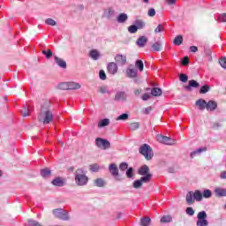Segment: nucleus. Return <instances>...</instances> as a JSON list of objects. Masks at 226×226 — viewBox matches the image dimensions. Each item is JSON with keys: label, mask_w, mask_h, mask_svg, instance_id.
I'll return each mask as SVG.
<instances>
[{"label": "nucleus", "mask_w": 226, "mask_h": 226, "mask_svg": "<svg viewBox=\"0 0 226 226\" xmlns=\"http://www.w3.org/2000/svg\"><path fill=\"white\" fill-rule=\"evenodd\" d=\"M52 119H54V115H52V111L49 109V105L42 106L39 121L43 123V124H49Z\"/></svg>", "instance_id": "1"}, {"label": "nucleus", "mask_w": 226, "mask_h": 226, "mask_svg": "<svg viewBox=\"0 0 226 226\" xmlns=\"http://www.w3.org/2000/svg\"><path fill=\"white\" fill-rule=\"evenodd\" d=\"M75 183L78 186H86L89 182V177L86 175L84 169H78L75 173Z\"/></svg>", "instance_id": "2"}, {"label": "nucleus", "mask_w": 226, "mask_h": 226, "mask_svg": "<svg viewBox=\"0 0 226 226\" xmlns=\"http://www.w3.org/2000/svg\"><path fill=\"white\" fill-rule=\"evenodd\" d=\"M139 154H142L147 160H153V156H154V154L153 153V148H151V146L147 144H143L139 147Z\"/></svg>", "instance_id": "3"}, {"label": "nucleus", "mask_w": 226, "mask_h": 226, "mask_svg": "<svg viewBox=\"0 0 226 226\" xmlns=\"http://www.w3.org/2000/svg\"><path fill=\"white\" fill-rule=\"evenodd\" d=\"M53 215L55 218H58L59 220H63L64 222H68V220H70V215H68V211L63 208L54 209Z\"/></svg>", "instance_id": "4"}, {"label": "nucleus", "mask_w": 226, "mask_h": 226, "mask_svg": "<svg viewBox=\"0 0 226 226\" xmlns=\"http://www.w3.org/2000/svg\"><path fill=\"white\" fill-rule=\"evenodd\" d=\"M197 222L196 225L197 226H208L209 222L207 221V213L206 211H200L197 215Z\"/></svg>", "instance_id": "5"}, {"label": "nucleus", "mask_w": 226, "mask_h": 226, "mask_svg": "<svg viewBox=\"0 0 226 226\" xmlns=\"http://www.w3.org/2000/svg\"><path fill=\"white\" fill-rule=\"evenodd\" d=\"M138 174L139 176H142V177H148V182L151 181V178L153 177V174H151V170H149V166L146 164L139 169Z\"/></svg>", "instance_id": "6"}, {"label": "nucleus", "mask_w": 226, "mask_h": 226, "mask_svg": "<svg viewBox=\"0 0 226 226\" xmlns=\"http://www.w3.org/2000/svg\"><path fill=\"white\" fill-rule=\"evenodd\" d=\"M156 139L161 144H165L166 146H174L176 144V139L163 135H157Z\"/></svg>", "instance_id": "7"}, {"label": "nucleus", "mask_w": 226, "mask_h": 226, "mask_svg": "<svg viewBox=\"0 0 226 226\" xmlns=\"http://www.w3.org/2000/svg\"><path fill=\"white\" fill-rule=\"evenodd\" d=\"M95 146L99 147V149H109L110 147V141L107 139H103L102 138H97L95 139Z\"/></svg>", "instance_id": "8"}, {"label": "nucleus", "mask_w": 226, "mask_h": 226, "mask_svg": "<svg viewBox=\"0 0 226 226\" xmlns=\"http://www.w3.org/2000/svg\"><path fill=\"white\" fill-rule=\"evenodd\" d=\"M144 183H149L148 177H141L140 179L135 180L132 186L136 190H139V188H142V185H144Z\"/></svg>", "instance_id": "9"}, {"label": "nucleus", "mask_w": 226, "mask_h": 226, "mask_svg": "<svg viewBox=\"0 0 226 226\" xmlns=\"http://www.w3.org/2000/svg\"><path fill=\"white\" fill-rule=\"evenodd\" d=\"M138 73L139 71L133 68L132 64L126 69V77H128V79H137Z\"/></svg>", "instance_id": "10"}, {"label": "nucleus", "mask_w": 226, "mask_h": 226, "mask_svg": "<svg viewBox=\"0 0 226 226\" xmlns=\"http://www.w3.org/2000/svg\"><path fill=\"white\" fill-rule=\"evenodd\" d=\"M117 64L111 62L108 64L107 71L110 75H116L117 73Z\"/></svg>", "instance_id": "11"}, {"label": "nucleus", "mask_w": 226, "mask_h": 226, "mask_svg": "<svg viewBox=\"0 0 226 226\" xmlns=\"http://www.w3.org/2000/svg\"><path fill=\"white\" fill-rule=\"evenodd\" d=\"M126 92L124 91H118L115 95V102H126Z\"/></svg>", "instance_id": "12"}, {"label": "nucleus", "mask_w": 226, "mask_h": 226, "mask_svg": "<svg viewBox=\"0 0 226 226\" xmlns=\"http://www.w3.org/2000/svg\"><path fill=\"white\" fill-rule=\"evenodd\" d=\"M109 171L113 177H117V176H119V169H117V165H116V163L109 164Z\"/></svg>", "instance_id": "13"}, {"label": "nucleus", "mask_w": 226, "mask_h": 226, "mask_svg": "<svg viewBox=\"0 0 226 226\" xmlns=\"http://www.w3.org/2000/svg\"><path fill=\"white\" fill-rule=\"evenodd\" d=\"M148 39L146 36H140L137 41H136V45L139 47V49H144L146 45H147Z\"/></svg>", "instance_id": "14"}, {"label": "nucleus", "mask_w": 226, "mask_h": 226, "mask_svg": "<svg viewBox=\"0 0 226 226\" xmlns=\"http://www.w3.org/2000/svg\"><path fill=\"white\" fill-rule=\"evenodd\" d=\"M192 87L197 89V87H200V84L197 82L195 79L189 80L188 86L185 87V91H192Z\"/></svg>", "instance_id": "15"}, {"label": "nucleus", "mask_w": 226, "mask_h": 226, "mask_svg": "<svg viewBox=\"0 0 226 226\" xmlns=\"http://www.w3.org/2000/svg\"><path fill=\"white\" fill-rule=\"evenodd\" d=\"M115 61L119 66H124L126 64V56L124 55H117L115 56Z\"/></svg>", "instance_id": "16"}, {"label": "nucleus", "mask_w": 226, "mask_h": 226, "mask_svg": "<svg viewBox=\"0 0 226 226\" xmlns=\"http://www.w3.org/2000/svg\"><path fill=\"white\" fill-rule=\"evenodd\" d=\"M89 56L94 61H98L100 59V57L102 56V55L100 54V51H98L97 49H92L89 52Z\"/></svg>", "instance_id": "17"}, {"label": "nucleus", "mask_w": 226, "mask_h": 226, "mask_svg": "<svg viewBox=\"0 0 226 226\" xmlns=\"http://www.w3.org/2000/svg\"><path fill=\"white\" fill-rule=\"evenodd\" d=\"M55 63L59 66V68H63L64 70H66V61L63 60L62 58H59L57 56H55Z\"/></svg>", "instance_id": "18"}, {"label": "nucleus", "mask_w": 226, "mask_h": 226, "mask_svg": "<svg viewBox=\"0 0 226 226\" xmlns=\"http://www.w3.org/2000/svg\"><path fill=\"white\" fill-rule=\"evenodd\" d=\"M116 15V11L112 7H108L106 10H104V17L106 19H112Z\"/></svg>", "instance_id": "19"}, {"label": "nucleus", "mask_w": 226, "mask_h": 226, "mask_svg": "<svg viewBox=\"0 0 226 226\" xmlns=\"http://www.w3.org/2000/svg\"><path fill=\"white\" fill-rule=\"evenodd\" d=\"M185 200H186V203L188 204V206H192L195 203V198L193 196V192H189L186 194Z\"/></svg>", "instance_id": "20"}, {"label": "nucleus", "mask_w": 226, "mask_h": 226, "mask_svg": "<svg viewBox=\"0 0 226 226\" xmlns=\"http://www.w3.org/2000/svg\"><path fill=\"white\" fill-rule=\"evenodd\" d=\"M52 185L53 186H58V187H63L64 186V179H63L62 177H56L52 180Z\"/></svg>", "instance_id": "21"}, {"label": "nucleus", "mask_w": 226, "mask_h": 226, "mask_svg": "<svg viewBox=\"0 0 226 226\" xmlns=\"http://www.w3.org/2000/svg\"><path fill=\"white\" fill-rule=\"evenodd\" d=\"M206 151H207V147H206L198 148L191 153L190 157L195 158L197 156V154H202V153H206Z\"/></svg>", "instance_id": "22"}, {"label": "nucleus", "mask_w": 226, "mask_h": 226, "mask_svg": "<svg viewBox=\"0 0 226 226\" xmlns=\"http://www.w3.org/2000/svg\"><path fill=\"white\" fill-rule=\"evenodd\" d=\"M218 107V103H216L215 101H208L207 102V110H210V112H213V110H216V108Z\"/></svg>", "instance_id": "23"}, {"label": "nucleus", "mask_w": 226, "mask_h": 226, "mask_svg": "<svg viewBox=\"0 0 226 226\" xmlns=\"http://www.w3.org/2000/svg\"><path fill=\"white\" fill-rule=\"evenodd\" d=\"M207 102H206V100L203 99H199L198 101H196V106L200 110H204L207 108Z\"/></svg>", "instance_id": "24"}, {"label": "nucleus", "mask_w": 226, "mask_h": 226, "mask_svg": "<svg viewBox=\"0 0 226 226\" xmlns=\"http://www.w3.org/2000/svg\"><path fill=\"white\" fill-rule=\"evenodd\" d=\"M94 186H97L98 188H103V186H106L107 182L103 178H96L94 181Z\"/></svg>", "instance_id": "25"}, {"label": "nucleus", "mask_w": 226, "mask_h": 226, "mask_svg": "<svg viewBox=\"0 0 226 226\" xmlns=\"http://www.w3.org/2000/svg\"><path fill=\"white\" fill-rule=\"evenodd\" d=\"M215 193L216 197H226V189L216 187L215 189Z\"/></svg>", "instance_id": "26"}, {"label": "nucleus", "mask_w": 226, "mask_h": 226, "mask_svg": "<svg viewBox=\"0 0 226 226\" xmlns=\"http://www.w3.org/2000/svg\"><path fill=\"white\" fill-rule=\"evenodd\" d=\"M126 20H128V14L126 13H120L117 18V21L118 22V24H124Z\"/></svg>", "instance_id": "27"}, {"label": "nucleus", "mask_w": 226, "mask_h": 226, "mask_svg": "<svg viewBox=\"0 0 226 226\" xmlns=\"http://www.w3.org/2000/svg\"><path fill=\"white\" fill-rule=\"evenodd\" d=\"M51 174H52V171H50V169L49 168L41 170V177H44V178L50 177Z\"/></svg>", "instance_id": "28"}, {"label": "nucleus", "mask_w": 226, "mask_h": 226, "mask_svg": "<svg viewBox=\"0 0 226 226\" xmlns=\"http://www.w3.org/2000/svg\"><path fill=\"white\" fill-rule=\"evenodd\" d=\"M109 124H110V120L104 118L98 123V128H103L105 126H109Z\"/></svg>", "instance_id": "29"}, {"label": "nucleus", "mask_w": 226, "mask_h": 226, "mask_svg": "<svg viewBox=\"0 0 226 226\" xmlns=\"http://www.w3.org/2000/svg\"><path fill=\"white\" fill-rule=\"evenodd\" d=\"M152 49L154 52H160V50H162V42L160 41H155L152 44Z\"/></svg>", "instance_id": "30"}, {"label": "nucleus", "mask_w": 226, "mask_h": 226, "mask_svg": "<svg viewBox=\"0 0 226 226\" xmlns=\"http://www.w3.org/2000/svg\"><path fill=\"white\" fill-rule=\"evenodd\" d=\"M193 197H194V200H197V202H200V200H202V192H200V191L196 190L193 192Z\"/></svg>", "instance_id": "31"}, {"label": "nucleus", "mask_w": 226, "mask_h": 226, "mask_svg": "<svg viewBox=\"0 0 226 226\" xmlns=\"http://www.w3.org/2000/svg\"><path fill=\"white\" fill-rule=\"evenodd\" d=\"M162 89L158 87H154L151 89L152 96H162Z\"/></svg>", "instance_id": "32"}, {"label": "nucleus", "mask_w": 226, "mask_h": 226, "mask_svg": "<svg viewBox=\"0 0 226 226\" xmlns=\"http://www.w3.org/2000/svg\"><path fill=\"white\" fill-rule=\"evenodd\" d=\"M80 89V84L77 82H69V90H77Z\"/></svg>", "instance_id": "33"}, {"label": "nucleus", "mask_w": 226, "mask_h": 226, "mask_svg": "<svg viewBox=\"0 0 226 226\" xmlns=\"http://www.w3.org/2000/svg\"><path fill=\"white\" fill-rule=\"evenodd\" d=\"M202 197H204V199H211V197H213V192L209 189H206L202 192Z\"/></svg>", "instance_id": "34"}, {"label": "nucleus", "mask_w": 226, "mask_h": 226, "mask_svg": "<svg viewBox=\"0 0 226 226\" xmlns=\"http://www.w3.org/2000/svg\"><path fill=\"white\" fill-rule=\"evenodd\" d=\"M149 223H151V218L143 217V218L140 219V225L141 226H149Z\"/></svg>", "instance_id": "35"}, {"label": "nucleus", "mask_w": 226, "mask_h": 226, "mask_svg": "<svg viewBox=\"0 0 226 226\" xmlns=\"http://www.w3.org/2000/svg\"><path fill=\"white\" fill-rule=\"evenodd\" d=\"M135 66L139 70V72H144V62H142V60H137Z\"/></svg>", "instance_id": "36"}, {"label": "nucleus", "mask_w": 226, "mask_h": 226, "mask_svg": "<svg viewBox=\"0 0 226 226\" xmlns=\"http://www.w3.org/2000/svg\"><path fill=\"white\" fill-rule=\"evenodd\" d=\"M129 128L132 132H135V130H139V128H140V124H139V122L132 123Z\"/></svg>", "instance_id": "37"}, {"label": "nucleus", "mask_w": 226, "mask_h": 226, "mask_svg": "<svg viewBox=\"0 0 226 226\" xmlns=\"http://www.w3.org/2000/svg\"><path fill=\"white\" fill-rule=\"evenodd\" d=\"M173 43L177 46L181 45L183 43V35H177V37H175Z\"/></svg>", "instance_id": "38"}, {"label": "nucleus", "mask_w": 226, "mask_h": 226, "mask_svg": "<svg viewBox=\"0 0 226 226\" xmlns=\"http://www.w3.org/2000/svg\"><path fill=\"white\" fill-rule=\"evenodd\" d=\"M128 31L131 34H135L139 31V27L136 25H132L128 27Z\"/></svg>", "instance_id": "39"}, {"label": "nucleus", "mask_w": 226, "mask_h": 226, "mask_svg": "<svg viewBox=\"0 0 226 226\" xmlns=\"http://www.w3.org/2000/svg\"><path fill=\"white\" fill-rule=\"evenodd\" d=\"M170 222H172V217H170V215H164L161 218L162 223H169Z\"/></svg>", "instance_id": "40"}, {"label": "nucleus", "mask_w": 226, "mask_h": 226, "mask_svg": "<svg viewBox=\"0 0 226 226\" xmlns=\"http://www.w3.org/2000/svg\"><path fill=\"white\" fill-rule=\"evenodd\" d=\"M59 89L64 91L69 90V82H63L58 85Z\"/></svg>", "instance_id": "41"}, {"label": "nucleus", "mask_w": 226, "mask_h": 226, "mask_svg": "<svg viewBox=\"0 0 226 226\" xmlns=\"http://www.w3.org/2000/svg\"><path fill=\"white\" fill-rule=\"evenodd\" d=\"M99 93H102V94H110V91L107 87H101L99 88Z\"/></svg>", "instance_id": "42"}, {"label": "nucleus", "mask_w": 226, "mask_h": 226, "mask_svg": "<svg viewBox=\"0 0 226 226\" xmlns=\"http://www.w3.org/2000/svg\"><path fill=\"white\" fill-rule=\"evenodd\" d=\"M163 31H165V27L162 24H159L157 27L154 29L155 34H158V33H163Z\"/></svg>", "instance_id": "43"}, {"label": "nucleus", "mask_w": 226, "mask_h": 226, "mask_svg": "<svg viewBox=\"0 0 226 226\" xmlns=\"http://www.w3.org/2000/svg\"><path fill=\"white\" fill-rule=\"evenodd\" d=\"M204 52L207 57H208V61H213V56H211V54H212L211 49L205 48Z\"/></svg>", "instance_id": "44"}, {"label": "nucleus", "mask_w": 226, "mask_h": 226, "mask_svg": "<svg viewBox=\"0 0 226 226\" xmlns=\"http://www.w3.org/2000/svg\"><path fill=\"white\" fill-rule=\"evenodd\" d=\"M208 91H209V86L207 85L201 87L200 89V94H206V93H207Z\"/></svg>", "instance_id": "45"}, {"label": "nucleus", "mask_w": 226, "mask_h": 226, "mask_svg": "<svg viewBox=\"0 0 226 226\" xmlns=\"http://www.w3.org/2000/svg\"><path fill=\"white\" fill-rule=\"evenodd\" d=\"M185 213H186V215H189V216H193V215H195V210H193V207H188L185 209Z\"/></svg>", "instance_id": "46"}, {"label": "nucleus", "mask_w": 226, "mask_h": 226, "mask_svg": "<svg viewBox=\"0 0 226 226\" xmlns=\"http://www.w3.org/2000/svg\"><path fill=\"white\" fill-rule=\"evenodd\" d=\"M42 54L46 56L47 59H50L52 57V50L48 49V50H42Z\"/></svg>", "instance_id": "47"}, {"label": "nucleus", "mask_w": 226, "mask_h": 226, "mask_svg": "<svg viewBox=\"0 0 226 226\" xmlns=\"http://www.w3.org/2000/svg\"><path fill=\"white\" fill-rule=\"evenodd\" d=\"M135 26L138 27V29H142V27H144L145 24L144 21L140 20V19H137L135 21Z\"/></svg>", "instance_id": "48"}, {"label": "nucleus", "mask_w": 226, "mask_h": 226, "mask_svg": "<svg viewBox=\"0 0 226 226\" xmlns=\"http://www.w3.org/2000/svg\"><path fill=\"white\" fill-rule=\"evenodd\" d=\"M45 24H47L48 26H56L57 22L49 18L45 20Z\"/></svg>", "instance_id": "49"}, {"label": "nucleus", "mask_w": 226, "mask_h": 226, "mask_svg": "<svg viewBox=\"0 0 226 226\" xmlns=\"http://www.w3.org/2000/svg\"><path fill=\"white\" fill-rule=\"evenodd\" d=\"M99 79H101V80H107V74H105V71L101 70L99 72Z\"/></svg>", "instance_id": "50"}, {"label": "nucleus", "mask_w": 226, "mask_h": 226, "mask_svg": "<svg viewBox=\"0 0 226 226\" xmlns=\"http://www.w3.org/2000/svg\"><path fill=\"white\" fill-rule=\"evenodd\" d=\"M126 177H129V179H131V177H133V168H127Z\"/></svg>", "instance_id": "51"}, {"label": "nucleus", "mask_w": 226, "mask_h": 226, "mask_svg": "<svg viewBox=\"0 0 226 226\" xmlns=\"http://www.w3.org/2000/svg\"><path fill=\"white\" fill-rule=\"evenodd\" d=\"M90 170L92 172H98V170H100V166L98 164H92L90 165Z\"/></svg>", "instance_id": "52"}, {"label": "nucleus", "mask_w": 226, "mask_h": 226, "mask_svg": "<svg viewBox=\"0 0 226 226\" xmlns=\"http://www.w3.org/2000/svg\"><path fill=\"white\" fill-rule=\"evenodd\" d=\"M219 64L222 66V68H224V70H226V58L225 57L220 58Z\"/></svg>", "instance_id": "53"}, {"label": "nucleus", "mask_w": 226, "mask_h": 226, "mask_svg": "<svg viewBox=\"0 0 226 226\" xmlns=\"http://www.w3.org/2000/svg\"><path fill=\"white\" fill-rule=\"evenodd\" d=\"M119 169L122 170V172H124V170H127L128 169V164L126 162H122L119 165Z\"/></svg>", "instance_id": "54"}, {"label": "nucleus", "mask_w": 226, "mask_h": 226, "mask_svg": "<svg viewBox=\"0 0 226 226\" xmlns=\"http://www.w3.org/2000/svg\"><path fill=\"white\" fill-rule=\"evenodd\" d=\"M128 119V114L124 113L117 117L118 121H126Z\"/></svg>", "instance_id": "55"}, {"label": "nucleus", "mask_w": 226, "mask_h": 226, "mask_svg": "<svg viewBox=\"0 0 226 226\" xmlns=\"http://www.w3.org/2000/svg\"><path fill=\"white\" fill-rule=\"evenodd\" d=\"M179 79L181 82H188V76L185 73L180 74Z\"/></svg>", "instance_id": "56"}, {"label": "nucleus", "mask_w": 226, "mask_h": 226, "mask_svg": "<svg viewBox=\"0 0 226 226\" xmlns=\"http://www.w3.org/2000/svg\"><path fill=\"white\" fill-rule=\"evenodd\" d=\"M23 117H27L29 116V109L26 105H24V111H22Z\"/></svg>", "instance_id": "57"}, {"label": "nucleus", "mask_w": 226, "mask_h": 226, "mask_svg": "<svg viewBox=\"0 0 226 226\" xmlns=\"http://www.w3.org/2000/svg\"><path fill=\"white\" fill-rule=\"evenodd\" d=\"M147 15L148 17H154V15H156V11L151 8L148 10Z\"/></svg>", "instance_id": "58"}, {"label": "nucleus", "mask_w": 226, "mask_h": 226, "mask_svg": "<svg viewBox=\"0 0 226 226\" xmlns=\"http://www.w3.org/2000/svg\"><path fill=\"white\" fill-rule=\"evenodd\" d=\"M189 63H190V59L188 58V56H185L182 60V64L184 66H188Z\"/></svg>", "instance_id": "59"}, {"label": "nucleus", "mask_w": 226, "mask_h": 226, "mask_svg": "<svg viewBox=\"0 0 226 226\" xmlns=\"http://www.w3.org/2000/svg\"><path fill=\"white\" fill-rule=\"evenodd\" d=\"M149 98H151V94H144L141 97V99L143 100V102H147V100H149Z\"/></svg>", "instance_id": "60"}, {"label": "nucleus", "mask_w": 226, "mask_h": 226, "mask_svg": "<svg viewBox=\"0 0 226 226\" xmlns=\"http://www.w3.org/2000/svg\"><path fill=\"white\" fill-rule=\"evenodd\" d=\"M219 22H226V13L221 14L219 16Z\"/></svg>", "instance_id": "61"}, {"label": "nucleus", "mask_w": 226, "mask_h": 226, "mask_svg": "<svg viewBox=\"0 0 226 226\" xmlns=\"http://www.w3.org/2000/svg\"><path fill=\"white\" fill-rule=\"evenodd\" d=\"M199 50V48L197 46H191L190 47V51L191 52H197Z\"/></svg>", "instance_id": "62"}, {"label": "nucleus", "mask_w": 226, "mask_h": 226, "mask_svg": "<svg viewBox=\"0 0 226 226\" xmlns=\"http://www.w3.org/2000/svg\"><path fill=\"white\" fill-rule=\"evenodd\" d=\"M220 177L221 179H226V170L221 172Z\"/></svg>", "instance_id": "63"}, {"label": "nucleus", "mask_w": 226, "mask_h": 226, "mask_svg": "<svg viewBox=\"0 0 226 226\" xmlns=\"http://www.w3.org/2000/svg\"><path fill=\"white\" fill-rule=\"evenodd\" d=\"M151 110H152L151 107L146 108L144 109V114H149L151 112Z\"/></svg>", "instance_id": "64"}]
</instances>
